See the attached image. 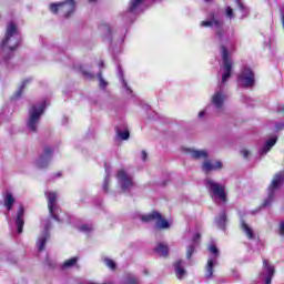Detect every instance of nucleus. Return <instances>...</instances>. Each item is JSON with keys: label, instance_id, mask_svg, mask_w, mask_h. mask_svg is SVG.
I'll use <instances>...</instances> for the list:
<instances>
[{"label": "nucleus", "instance_id": "1", "mask_svg": "<svg viewBox=\"0 0 284 284\" xmlns=\"http://www.w3.org/2000/svg\"><path fill=\"white\" fill-rule=\"evenodd\" d=\"M222 54V80L211 97V103L217 110V112H223V108L225 105V101H227V94L225 93V83L232 77V59H230V52L225 45H222L220 49Z\"/></svg>", "mask_w": 284, "mask_h": 284}, {"label": "nucleus", "instance_id": "2", "mask_svg": "<svg viewBox=\"0 0 284 284\" xmlns=\"http://www.w3.org/2000/svg\"><path fill=\"white\" fill-rule=\"evenodd\" d=\"M200 28H210L211 30H214L215 37L219 41H223L227 34L223 16L216 11L210 12L206 19L200 22Z\"/></svg>", "mask_w": 284, "mask_h": 284}, {"label": "nucleus", "instance_id": "3", "mask_svg": "<svg viewBox=\"0 0 284 284\" xmlns=\"http://www.w3.org/2000/svg\"><path fill=\"white\" fill-rule=\"evenodd\" d=\"M47 105L48 102L43 100L33 104L29 109V119L27 121V128L29 132H37V130H39V123L41 122V116H43V113L45 112Z\"/></svg>", "mask_w": 284, "mask_h": 284}, {"label": "nucleus", "instance_id": "4", "mask_svg": "<svg viewBox=\"0 0 284 284\" xmlns=\"http://www.w3.org/2000/svg\"><path fill=\"white\" fill-rule=\"evenodd\" d=\"M205 187L210 193V196L217 205H225L227 203V193L225 192V185L220 184L219 182L206 179Z\"/></svg>", "mask_w": 284, "mask_h": 284}, {"label": "nucleus", "instance_id": "5", "mask_svg": "<svg viewBox=\"0 0 284 284\" xmlns=\"http://www.w3.org/2000/svg\"><path fill=\"white\" fill-rule=\"evenodd\" d=\"M19 43H21V33L19 32V29L17 28V24H14V22H9L7 24V31L4 39L2 40L1 47L8 48L12 51L17 50Z\"/></svg>", "mask_w": 284, "mask_h": 284}, {"label": "nucleus", "instance_id": "6", "mask_svg": "<svg viewBox=\"0 0 284 284\" xmlns=\"http://www.w3.org/2000/svg\"><path fill=\"white\" fill-rule=\"evenodd\" d=\"M118 193L125 194L134 187V176L125 169H120L116 173Z\"/></svg>", "mask_w": 284, "mask_h": 284}, {"label": "nucleus", "instance_id": "7", "mask_svg": "<svg viewBox=\"0 0 284 284\" xmlns=\"http://www.w3.org/2000/svg\"><path fill=\"white\" fill-rule=\"evenodd\" d=\"M284 183V172L276 173L272 181L270 186L267 187V197L264 200L263 206L270 207L272 203H274V197L276 196V192L281 190V185Z\"/></svg>", "mask_w": 284, "mask_h": 284}, {"label": "nucleus", "instance_id": "8", "mask_svg": "<svg viewBox=\"0 0 284 284\" xmlns=\"http://www.w3.org/2000/svg\"><path fill=\"white\" fill-rule=\"evenodd\" d=\"M45 197L48 200V209H49V214L54 219V221H58V223H65V217L61 215V210L59 214V205L57 204V192L53 191H47L45 192Z\"/></svg>", "mask_w": 284, "mask_h": 284}, {"label": "nucleus", "instance_id": "9", "mask_svg": "<svg viewBox=\"0 0 284 284\" xmlns=\"http://www.w3.org/2000/svg\"><path fill=\"white\" fill-rule=\"evenodd\" d=\"M255 84H256V75L254 74V71L248 67H244L237 74L239 88H245L246 90H250Z\"/></svg>", "mask_w": 284, "mask_h": 284}, {"label": "nucleus", "instance_id": "10", "mask_svg": "<svg viewBox=\"0 0 284 284\" xmlns=\"http://www.w3.org/2000/svg\"><path fill=\"white\" fill-rule=\"evenodd\" d=\"M49 8L53 14L61 12L63 17H70L77 10V3L74 0H65L63 2L51 3Z\"/></svg>", "mask_w": 284, "mask_h": 284}, {"label": "nucleus", "instance_id": "11", "mask_svg": "<svg viewBox=\"0 0 284 284\" xmlns=\"http://www.w3.org/2000/svg\"><path fill=\"white\" fill-rule=\"evenodd\" d=\"M52 230V222L50 219H44L41 221V232L38 236L37 247L38 252H43L45 250V243L50 239V231Z\"/></svg>", "mask_w": 284, "mask_h": 284}, {"label": "nucleus", "instance_id": "12", "mask_svg": "<svg viewBox=\"0 0 284 284\" xmlns=\"http://www.w3.org/2000/svg\"><path fill=\"white\" fill-rule=\"evenodd\" d=\"M152 0H131L126 11L128 17L134 19L136 14H141L149 6Z\"/></svg>", "mask_w": 284, "mask_h": 284}, {"label": "nucleus", "instance_id": "13", "mask_svg": "<svg viewBox=\"0 0 284 284\" xmlns=\"http://www.w3.org/2000/svg\"><path fill=\"white\" fill-rule=\"evenodd\" d=\"M143 223H150V221H155L158 230H168L170 227V222H168L159 212L153 211L146 215L141 216Z\"/></svg>", "mask_w": 284, "mask_h": 284}, {"label": "nucleus", "instance_id": "14", "mask_svg": "<svg viewBox=\"0 0 284 284\" xmlns=\"http://www.w3.org/2000/svg\"><path fill=\"white\" fill-rule=\"evenodd\" d=\"M209 252L211 253V256L207 260L205 276L206 278H212L214 274V267L219 265V262L216 261V258H219V248L216 247V245H210Z\"/></svg>", "mask_w": 284, "mask_h": 284}, {"label": "nucleus", "instance_id": "15", "mask_svg": "<svg viewBox=\"0 0 284 284\" xmlns=\"http://www.w3.org/2000/svg\"><path fill=\"white\" fill-rule=\"evenodd\" d=\"M274 265L270 263L267 260H263V267L260 273V278L265 283V284H272V278L274 277Z\"/></svg>", "mask_w": 284, "mask_h": 284}, {"label": "nucleus", "instance_id": "16", "mask_svg": "<svg viewBox=\"0 0 284 284\" xmlns=\"http://www.w3.org/2000/svg\"><path fill=\"white\" fill-rule=\"evenodd\" d=\"M52 161V148L45 146L43 153L37 159L36 165L40 170H43L50 165Z\"/></svg>", "mask_w": 284, "mask_h": 284}, {"label": "nucleus", "instance_id": "17", "mask_svg": "<svg viewBox=\"0 0 284 284\" xmlns=\"http://www.w3.org/2000/svg\"><path fill=\"white\" fill-rule=\"evenodd\" d=\"M185 236L186 239H190V236H192L193 244H191L186 250V258H192V254H194V250L196 245H199V241H201V234L200 233L192 234V232L189 231Z\"/></svg>", "mask_w": 284, "mask_h": 284}, {"label": "nucleus", "instance_id": "18", "mask_svg": "<svg viewBox=\"0 0 284 284\" xmlns=\"http://www.w3.org/2000/svg\"><path fill=\"white\" fill-rule=\"evenodd\" d=\"M276 141L278 138L276 135L271 136L270 139L265 140L264 145L258 150L260 156H265L270 150H272L276 145Z\"/></svg>", "mask_w": 284, "mask_h": 284}, {"label": "nucleus", "instance_id": "19", "mask_svg": "<svg viewBox=\"0 0 284 284\" xmlns=\"http://www.w3.org/2000/svg\"><path fill=\"white\" fill-rule=\"evenodd\" d=\"M106 175L104 176L102 189L105 194H112L113 196H116V192L111 190L112 187V176L110 175V170L105 169Z\"/></svg>", "mask_w": 284, "mask_h": 284}, {"label": "nucleus", "instance_id": "20", "mask_svg": "<svg viewBox=\"0 0 284 284\" xmlns=\"http://www.w3.org/2000/svg\"><path fill=\"white\" fill-rule=\"evenodd\" d=\"M221 168H223V163L216 160H213V161L206 160L202 164L203 172H213V170H221Z\"/></svg>", "mask_w": 284, "mask_h": 284}, {"label": "nucleus", "instance_id": "21", "mask_svg": "<svg viewBox=\"0 0 284 284\" xmlns=\"http://www.w3.org/2000/svg\"><path fill=\"white\" fill-rule=\"evenodd\" d=\"M240 227L248 241H255L256 233H254V229L245 223V220H241Z\"/></svg>", "mask_w": 284, "mask_h": 284}, {"label": "nucleus", "instance_id": "22", "mask_svg": "<svg viewBox=\"0 0 284 284\" xmlns=\"http://www.w3.org/2000/svg\"><path fill=\"white\" fill-rule=\"evenodd\" d=\"M23 214H26V211L23 210V207L20 205L17 216H16V225L18 227V234H21L23 232V225H24V221H23Z\"/></svg>", "mask_w": 284, "mask_h": 284}, {"label": "nucleus", "instance_id": "23", "mask_svg": "<svg viewBox=\"0 0 284 284\" xmlns=\"http://www.w3.org/2000/svg\"><path fill=\"white\" fill-rule=\"evenodd\" d=\"M186 154H190L192 159H207V151L205 150H196V149H184Z\"/></svg>", "mask_w": 284, "mask_h": 284}, {"label": "nucleus", "instance_id": "24", "mask_svg": "<svg viewBox=\"0 0 284 284\" xmlns=\"http://www.w3.org/2000/svg\"><path fill=\"white\" fill-rule=\"evenodd\" d=\"M175 276L179 281L183 280V277L187 274L185 268H183V261L179 260L174 263Z\"/></svg>", "mask_w": 284, "mask_h": 284}, {"label": "nucleus", "instance_id": "25", "mask_svg": "<svg viewBox=\"0 0 284 284\" xmlns=\"http://www.w3.org/2000/svg\"><path fill=\"white\" fill-rule=\"evenodd\" d=\"M118 77L120 79L123 92L130 94L132 92V89L130 88V85H128L125 78H123V70L121 69V67H118Z\"/></svg>", "mask_w": 284, "mask_h": 284}, {"label": "nucleus", "instance_id": "26", "mask_svg": "<svg viewBox=\"0 0 284 284\" xmlns=\"http://www.w3.org/2000/svg\"><path fill=\"white\" fill-rule=\"evenodd\" d=\"M3 201H4V207L7 210V212L12 211V206L14 205V195H12V193L7 192L3 195Z\"/></svg>", "mask_w": 284, "mask_h": 284}, {"label": "nucleus", "instance_id": "27", "mask_svg": "<svg viewBox=\"0 0 284 284\" xmlns=\"http://www.w3.org/2000/svg\"><path fill=\"white\" fill-rule=\"evenodd\" d=\"M155 253L159 256H168L170 248L168 247V244L165 243H158V245L155 246Z\"/></svg>", "mask_w": 284, "mask_h": 284}, {"label": "nucleus", "instance_id": "28", "mask_svg": "<svg viewBox=\"0 0 284 284\" xmlns=\"http://www.w3.org/2000/svg\"><path fill=\"white\" fill-rule=\"evenodd\" d=\"M235 3L241 12V19H245L250 16V9L245 7V4L241 2V0H235Z\"/></svg>", "mask_w": 284, "mask_h": 284}, {"label": "nucleus", "instance_id": "29", "mask_svg": "<svg viewBox=\"0 0 284 284\" xmlns=\"http://www.w3.org/2000/svg\"><path fill=\"white\" fill-rule=\"evenodd\" d=\"M215 223L220 230H225V223H227V216L225 212H222L216 219Z\"/></svg>", "mask_w": 284, "mask_h": 284}, {"label": "nucleus", "instance_id": "30", "mask_svg": "<svg viewBox=\"0 0 284 284\" xmlns=\"http://www.w3.org/2000/svg\"><path fill=\"white\" fill-rule=\"evenodd\" d=\"M77 261H79V258L77 257H71L64 261V263L62 264V270H70V267H74V265H77Z\"/></svg>", "mask_w": 284, "mask_h": 284}, {"label": "nucleus", "instance_id": "31", "mask_svg": "<svg viewBox=\"0 0 284 284\" xmlns=\"http://www.w3.org/2000/svg\"><path fill=\"white\" fill-rule=\"evenodd\" d=\"M102 263H104L109 270H116V262L110 257H102Z\"/></svg>", "mask_w": 284, "mask_h": 284}, {"label": "nucleus", "instance_id": "32", "mask_svg": "<svg viewBox=\"0 0 284 284\" xmlns=\"http://www.w3.org/2000/svg\"><path fill=\"white\" fill-rule=\"evenodd\" d=\"M94 230V225L92 224H82L79 226V231L83 232V234H90Z\"/></svg>", "mask_w": 284, "mask_h": 284}, {"label": "nucleus", "instance_id": "33", "mask_svg": "<svg viewBox=\"0 0 284 284\" xmlns=\"http://www.w3.org/2000/svg\"><path fill=\"white\" fill-rule=\"evenodd\" d=\"M116 134L122 141H128V139H130V131H128V129H124L123 131L116 130Z\"/></svg>", "mask_w": 284, "mask_h": 284}, {"label": "nucleus", "instance_id": "34", "mask_svg": "<svg viewBox=\"0 0 284 284\" xmlns=\"http://www.w3.org/2000/svg\"><path fill=\"white\" fill-rule=\"evenodd\" d=\"M28 83H30V79L22 81L20 88L13 95V99H19V97H21V93L23 92V88H26V85H28Z\"/></svg>", "mask_w": 284, "mask_h": 284}, {"label": "nucleus", "instance_id": "35", "mask_svg": "<svg viewBox=\"0 0 284 284\" xmlns=\"http://www.w3.org/2000/svg\"><path fill=\"white\" fill-rule=\"evenodd\" d=\"M125 284H139V278H136L134 275H128L124 278Z\"/></svg>", "mask_w": 284, "mask_h": 284}, {"label": "nucleus", "instance_id": "36", "mask_svg": "<svg viewBox=\"0 0 284 284\" xmlns=\"http://www.w3.org/2000/svg\"><path fill=\"white\" fill-rule=\"evenodd\" d=\"M80 70L85 79H94V74H92V71H88V69H85L84 67L80 68Z\"/></svg>", "mask_w": 284, "mask_h": 284}, {"label": "nucleus", "instance_id": "37", "mask_svg": "<svg viewBox=\"0 0 284 284\" xmlns=\"http://www.w3.org/2000/svg\"><path fill=\"white\" fill-rule=\"evenodd\" d=\"M225 16L230 20L234 19V9H232L231 7H226Z\"/></svg>", "mask_w": 284, "mask_h": 284}, {"label": "nucleus", "instance_id": "38", "mask_svg": "<svg viewBox=\"0 0 284 284\" xmlns=\"http://www.w3.org/2000/svg\"><path fill=\"white\" fill-rule=\"evenodd\" d=\"M104 30L108 37H112L113 39H116V33L112 32V29L110 28V26H104Z\"/></svg>", "mask_w": 284, "mask_h": 284}, {"label": "nucleus", "instance_id": "39", "mask_svg": "<svg viewBox=\"0 0 284 284\" xmlns=\"http://www.w3.org/2000/svg\"><path fill=\"white\" fill-rule=\"evenodd\" d=\"M98 79L100 82V88L105 89V87L108 85V82L105 81V79H103V75H101V73L98 74Z\"/></svg>", "mask_w": 284, "mask_h": 284}, {"label": "nucleus", "instance_id": "40", "mask_svg": "<svg viewBox=\"0 0 284 284\" xmlns=\"http://www.w3.org/2000/svg\"><path fill=\"white\" fill-rule=\"evenodd\" d=\"M207 110H210V106H206L204 110L199 112V119H203V116H205V114H207Z\"/></svg>", "mask_w": 284, "mask_h": 284}, {"label": "nucleus", "instance_id": "41", "mask_svg": "<svg viewBox=\"0 0 284 284\" xmlns=\"http://www.w3.org/2000/svg\"><path fill=\"white\" fill-rule=\"evenodd\" d=\"M278 234L280 236H284V221L280 222Z\"/></svg>", "mask_w": 284, "mask_h": 284}, {"label": "nucleus", "instance_id": "42", "mask_svg": "<svg viewBox=\"0 0 284 284\" xmlns=\"http://www.w3.org/2000/svg\"><path fill=\"white\" fill-rule=\"evenodd\" d=\"M140 159L141 161H148V152L141 151Z\"/></svg>", "mask_w": 284, "mask_h": 284}, {"label": "nucleus", "instance_id": "43", "mask_svg": "<svg viewBox=\"0 0 284 284\" xmlns=\"http://www.w3.org/2000/svg\"><path fill=\"white\" fill-rule=\"evenodd\" d=\"M241 154L244 156V159H247L250 156V151L247 149H243Z\"/></svg>", "mask_w": 284, "mask_h": 284}, {"label": "nucleus", "instance_id": "44", "mask_svg": "<svg viewBox=\"0 0 284 284\" xmlns=\"http://www.w3.org/2000/svg\"><path fill=\"white\" fill-rule=\"evenodd\" d=\"M47 265H49V267H54V262L50 261V257H47Z\"/></svg>", "mask_w": 284, "mask_h": 284}, {"label": "nucleus", "instance_id": "45", "mask_svg": "<svg viewBox=\"0 0 284 284\" xmlns=\"http://www.w3.org/2000/svg\"><path fill=\"white\" fill-rule=\"evenodd\" d=\"M125 37L124 36H121L120 39H118L119 43H123Z\"/></svg>", "mask_w": 284, "mask_h": 284}, {"label": "nucleus", "instance_id": "46", "mask_svg": "<svg viewBox=\"0 0 284 284\" xmlns=\"http://www.w3.org/2000/svg\"><path fill=\"white\" fill-rule=\"evenodd\" d=\"M205 3H212V0H204Z\"/></svg>", "mask_w": 284, "mask_h": 284}, {"label": "nucleus", "instance_id": "47", "mask_svg": "<svg viewBox=\"0 0 284 284\" xmlns=\"http://www.w3.org/2000/svg\"><path fill=\"white\" fill-rule=\"evenodd\" d=\"M143 274H145L148 276V274H149L148 270H144Z\"/></svg>", "mask_w": 284, "mask_h": 284}, {"label": "nucleus", "instance_id": "48", "mask_svg": "<svg viewBox=\"0 0 284 284\" xmlns=\"http://www.w3.org/2000/svg\"><path fill=\"white\" fill-rule=\"evenodd\" d=\"M99 65H100V68H103V61H101Z\"/></svg>", "mask_w": 284, "mask_h": 284}, {"label": "nucleus", "instance_id": "49", "mask_svg": "<svg viewBox=\"0 0 284 284\" xmlns=\"http://www.w3.org/2000/svg\"><path fill=\"white\" fill-rule=\"evenodd\" d=\"M283 128H281V126H276V130H282Z\"/></svg>", "mask_w": 284, "mask_h": 284}, {"label": "nucleus", "instance_id": "50", "mask_svg": "<svg viewBox=\"0 0 284 284\" xmlns=\"http://www.w3.org/2000/svg\"><path fill=\"white\" fill-rule=\"evenodd\" d=\"M57 176H61V173H57Z\"/></svg>", "mask_w": 284, "mask_h": 284}, {"label": "nucleus", "instance_id": "51", "mask_svg": "<svg viewBox=\"0 0 284 284\" xmlns=\"http://www.w3.org/2000/svg\"><path fill=\"white\" fill-rule=\"evenodd\" d=\"M282 112H284V105L282 106Z\"/></svg>", "mask_w": 284, "mask_h": 284}, {"label": "nucleus", "instance_id": "52", "mask_svg": "<svg viewBox=\"0 0 284 284\" xmlns=\"http://www.w3.org/2000/svg\"><path fill=\"white\" fill-rule=\"evenodd\" d=\"M89 1H97V0H89Z\"/></svg>", "mask_w": 284, "mask_h": 284}]
</instances>
